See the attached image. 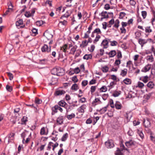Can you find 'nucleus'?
<instances>
[{
  "label": "nucleus",
  "mask_w": 155,
  "mask_h": 155,
  "mask_svg": "<svg viewBox=\"0 0 155 155\" xmlns=\"http://www.w3.org/2000/svg\"><path fill=\"white\" fill-rule=\"evenodd\" d=\"M6 73L9 77V80H12L13 78V75L10 72H7Z\"/></svg>",
  "instance_id": "79ce46f5"
},
{
  "label": "nucleus",
  "mask_w": 155,
  "mask_h": 155,
  "mask_svg": "<svg viewBox=\"0 0 155 155\" xmlns=\"http://www.w3.org/2000/svg\"><path fill=\"white\" fill-rule=\"evenodd\" d=\"M151 65L148 64L146 65L141 70V71L144 72H146L148 71L151 68Z\"/></svg>",
  "instance_id": "423d86ee"
},
{
  "label": "nucleus",
  "mask_w": 155,
  "mask_h": 155,
  "mask_svg": "<svg viewBox=\"0 0 155 155\" xmlns=\"http://www.w3.org/2000/svg\"><path fill=\"white\" fill-rule=\"evenodd\" d=\"M41 50L42 52L46 53H49L51 50V46L50 45L48 46L46 44H44L41 48Z\"/></svg>",
  "instance_id": "f257e3e1"
},
{
  "label": "nucleus",
  "mask_w": 155,
  "mask_h": 155,
  "mask_svg": "<svg viewBox=\"0 0 155 155\" xmlns=\"http://www.w3.org/2000/svg\"><path fill=\"white\" fill-rule=\"evenodd\" d=\"M119 21L118 19H117L115 21V23L114 25V27L115 28H117L119 26Z\"/></svg>",
  "instance_id": "f704fd0d"
},
{
  "label": "nucleus",
  "mask_w": 155,
  "mask_h": 155,
  "mask_svg": "<svg viewBox=\"0 0 155 155\" xmlns=\"http://www.w3.org/2000/svg\"><path fill=\"white\" fill-rule=\"evenodd\" d=\"M150 120L149 119L147 118L146 119H144L143 123L145 127H148L150 126Z\"/></svg>",
  "instance_id": "7ed1b4c3"
},
{
  "label": "nucleus",
  "mask_w": 155,
  "mask_h": 155,
  "mask_svg": "<svg viewBox=\"0 0 155 155\" xmlns=\"http://www.w3.org/2000/svg\"><path fill=\"white\" fill-rule=\"evenodd\" d=\"M75 117V114H74L72 113L71 114L68 115L67 116V117L68 120H71L72 118H74Z\"/></svg>",
  "instance_id": "393cba45"
},
{
  "label": "nucleus",
  "mask_w": 155,
  "mask_h": 155,
  "mask_svg": "<svg viewBox=\"0 0 155 155\" xmlns=\"http://www.w3.org/2000/svg\"><path fill=\"white\" fill-rule=\"evenodd\" d=\"M143 18L144 19L147 16V12L145 11H142L141 12Z\"/></svg>",
  "instance_id": "4d7b16f0"
},
{
  "label": "nucleus",
  "mask_w": 155,
  "mask_h": 155,
  "mask_svg": "<svg viewBox=\"0 0 155 155\" xmlns=\"http://www.w3.org/2000/svg\"><path fill=\"white\" fill-rule=\"evenodd\" d=\"M98 103V104H100L101 103V101H100V99L98 98H96L94 101L92 102V104H93L94 103Z\"/></svg>",
  "instance_id": "3c124183"
},
{
  "label": "nucleus",
  "mask_w": 155,
  "mask_h": 155,
  "mask_svg": "<svg viewBox=\"0 0 155 155\" xmlns=\"http://www.w3.org/2000/svg\"><path fill=\"white\" fill-rule=\"evenodd\" d=\"M27 121V117H24L21 119V124H25Z\"/></svg>",
  "instance_id": "a878e982"
},
{
  "label": "nucleus",
  "mask_w": 155,
  "mask_h": 155,
  "mask_svg": "<svg viewBox=\"0 0 155 155\" xmlns=\"http://www.w3.org/2000/svg\"><path fill=\"white\" fill-rule=\"evenodd\" d=\"M64 72L63 68L60 67H58L57 74V75L58 76H61L63 75Z\"/></svg>",
  "instance_id": "39448f33"
},
{
  "label": "nucleus",
  "mask_w": 155,
  "mask_h": 155,
  "mask_svg": "<svg viewBox=\"0 0 155 155\" xmlns=\"http://www.w3.org/2000/svg\"><path fill=\"white\" fill-rule=\"evenodd\" d=\"M93 33H97V35L98 34H101V31L100 29L99 28L95 29L93 31Z\"/></svg>",
  "instance_id": "c9c22d12"
},
{
  "label": "nucleus",
  "mask_w": 155,
  "mask_h": 155,
  "mask_svg": "<svg viewBox=\"0 0 155 155\" xmlns=\"http://www.w3.org/2000/svg\"><path fill=\"white\" fill-rule=\"evenodd\" d=\"M147 87H149L152 88L154 86V84L153 83V82L150 81L148 83V84H147Z\"/></svg>",
  "instance_id": "72a5a7b5"
},
{
  "label": "nucleus",
  "mask_w": 155,
  "mask_h": 155,
  "mask_svg": "<svg viewBox=\"0 0 155 155\" xmlns=\"http://www.w3.org/2000/svg\"><path fill=\"white\" fill-rule=\"evenodd\" d=\"M90 31H87L86 33H85L84 36V38H87L89 37V34H90Z\"/></svg>",
  "instance_id": "13d9d810"
},
{
  "label": "nucleus",
  "mask_w": 155,
  "mask_h": 155,
  "mask_svg": "<svg viewBox=\"0 0 155 155\" xmlns=\"http://www.w3.org/2000/svg\"><path fill=\"white\" fill-rule=\"evenodd\" d=\"M144 86V84L142 83L141 82H139L138 83V86L140 88H142Z\"/></svg>",
  "instance_id": "69168bd1"
},
{
  "label": "nucleus",
  "mask_w": 155,
  "mask_h": 155,
  "mask_svg": "<svg viewBox=\"0 0 155 155\" xmlns=\"http://www.w3.org/2000/svg\"><path fill=\"white\" fill-rule=\"evenodd\" d=\"M100 90L101 92H105L107 91V88L106 86H104L100 88Z\"/></svg>",
  "instance_id": "ea45409f"
},
{
  "label": "nucleus",
  "mask_w": 155,
  "mask_h": 155,
  "mask_svg": "<svg viewBox=\"0 0 155 155\" xmlns=\"http://www.w3.org/2000/svg\"><path fill=\"white\" fill-rule=\"evenodd\" d=\"M42 101L39 98H36L35 100V103L37 104H40L41 103Z\"/></svg>",
  "instance_id": "4c0bfd02"
},
{
  "label": "nucleus",
  "mask_w": 155,
  "mask_h": 155,
  "mask_svg": "<svg viewBox=\"0 0 155 155\" xmlns=\"http://www.w3.org/2000/svg\"><path fill=\"white\" fill-rule=\"evenodd\" d=\"M43 21H37L36 22V24L38 26H40L43 24Z\"/></svg>",
  "instance_id": "680f3d73"
},
{
  "label": "nucleus",
  "mask_w": 155,
  "mask_h": 155,
  "mask_svg": "<svg viewBox=\"0 0 155 155\" xmlns=\"http://www.w3.org/2000/svg\"><path fill=\"white\" fill-rule=\"evenodd\" d=\"M95 48V46L94 45H91L90 48H88V50L91 52H92L94 51Z\"/></svg>",
  "instance_id": "8fccbe9b"
},
{
  "label": "nucleus",
  "mask_w": 155,
  "mask_h": 155,
  "mask_svg": "<svg viewBox=\"0 0 155 155\" xmlns=\"http://www.w3.org/2000/svg\"><path fill=\"white\" fill-rule=\"evenodd\" d=\"M96 86H92L91 87V93L94 92L96 89Z\"/></svg>",
  "instance_id": "6e6d98bb"
},
{
  "label": "nucleus",
  "mask_w": 155,
  "mask_h": 155,
  "mask_svg": "<svg viewBox=\"0 0 155 155\" xmlns=\"http://www.w3.org/2000/svg\"><path fill=\"white\" fill-rule=\"evenodd\" d=\"M115 155H123L119 148H117V152L115 153Z\"/></svg>",
  "instance_id": "49530a36"
},
{
  "label": "nucleus",
  "mask_w": 155,
  "mask_h": 155,
  "mask_svg": "<svg viewBox=\"0 0 155 155\" xmlns=\"http://www.w3.org/2000/svg\"><path fill=\"white\" fill-rule=\"evenodd\" d=\"M121 62L120 61V60H115V62H114V64L116 65L119 66V64H120Z\"/></svg>",
  "instance_id": "052dcab7"
},
{
  "label": "nucleus",
  "mask_w": 155,
  "mask_h": 155,
  "mask_svg": "<svg viewBox=\"0 0 155 155\" xmlns=\"http://www.w3.org/2000/svg\"><path fill=\"white\" fill-rule=\"evenodd\" d=\"M58 107L57 106V105L54 106V107H53L52 108V111L54 113H56L57 112V108Z\"/></svg>",
  "instance_id": "37998d69"
},
{
  "label": "nucleus",
  "mask_w": 155,
  "mask_h": 155,
  "mask_svg": "<svg viewBox=\"0 0 155 155\" xmlns=\"http://www.w3.org/2000/svg\"><path fill=\"white\" fill-rule=\"evenodd\" d=\"M86 106L85 104H83L78 109V111L79 113H84V110L86 109Z\"/></svg>",
  "instance_id": "9b49d317"
},
{
  "label": "nucleus",
  "mask_w": 155,
  "mask_h": 155,
  "mask_svg": "<svg viewBox=\"0 0 155 155\" xmlns=\"http://www.w3.org/2000/svg\"><path fill=\"white\" fill-rule=\"evenodd\" d=\"M6 88L7 90L10 92H11L12 90V87L8 85L6 86Z\"/></svg>",
  "instance_id": "e433bc0d"
},
{
  "label": "nucleus",
  "mask_w": 155,
  "mask_h": 155,
  "mask_svg": "<svg viewBox=\"0 0 155 155\" xmlns=\"http://www.w3.org/2000/svg\"><path fill=\"white\" fill-rule=\"evenodd\" d=\"M127 70L126 68H124L121 70L120 75L122 77L125 76L127 74Z\"/></svg>",
  "instance_id": "ddd939ff"
},
{
  "label": "nucleus",
  "mask_w": 155,
  "mask_h": 155,
  "mask_svg": "<svg viewBox=\"0 0 155 155\" xmlns=\"http://www.w3.org/2000/svg\"><path fill=\"white\" fill-rule=\"evenodd\" d=\"M81 52V51L80 49H78L76 53L75 54V56L76 57H78Z\"/></svg>",
  "instance_id": "a18cd8bd"
},
{
  "label": "nucleus",
  "mask_w": 155,
  "mask_h": 155,
  "mask_svg": "<svg viewBox=\"0 0 155 155\" xmlns=\"http://www.w3.org/2000/svg\"><path fill=\"white\" fill-rule=\"evenodd\" d=\"M108 42L106 39L104 40L101 43L104 48H108Z\"/></svg>",
  "instance_id": "f8f14e48"
},
{
  "label": "nucleus",
  "mask_w": 155,
  "mask_h": 155,
  "mask_svg": "<svg viewBox=\"0 0 155 155\" xmlns=\"http://www.w3.org/2000/svg\"><path fill=\"white\" fill-rule=\"evenodd\" d=\"M53 144V143L52 142H49L48 145V147L47 148V150H50L51 148V146H52V145Z\"/></svg>",
  "instance_id": "0e129e2a"
},
{
  "label": "nucleus",
  "mask_w": 155,
  "mask_h": 155,
  "mask_svg": "<svg viewBox=\"0 0 155 155\" xmlns=\"http://www.w3.org/2000/svg\"><path fill=\"white\" fill-rule=\"evenodd\" d=\"M107 107H108V105H107L106 107L100 109L98 111L101 114H104L107 111Z\"/></svg>",
  "instance_id": "aec40b11"
},
{
  "label": "nucleus",
  "mask_w": 155,
  "mask_h": 155,
  "mask_svg": "<svg viewBox=\"0 0 155 155\" xmlns=\"http://www.w3.org/2000/svg\"><path fill=\"white\" fill-rule=\"evenodd\" d=\"M126 15V13L124 12H120L119 15V18L120 19L123 18Z\"/></svg>",
  "instance_id": "c03bdc74"
},
{
  "label": "nucleus",
  "mask_w": 155,
  "mask_h": 155,
  "mask_svg": "<svg viewBox=\"0 0 155 155\" xmlns=\"http://www.w3.org/2000/svg\"><path fill=\"white\" fill-rule=\"evenodd\" d=\"M92 55L91 54H86L83 57L84 59L88 60L89 59H91L92 58Z\"/></svg>",
  "instance_id": "f3484780"
},
{
  "label": "nucleus",
  "mask_w": 155,
  "mask_h": 155,
  "mask_svg": "<svg viewBox=\"0 0 155 155\" xmlns=\"http://www.w3.org/2000/svg\"><path fill=\"white\" fill-rule=\"evenodd\" d=\"M77 49V46H74L71 48L70 51L71 54H74Z\"/></svg>",
  "instance_id": "c756f323"
},
{
  "label": "nucleus",
  "mask_w": 155,
  "mask_h": 155,
  "mask_svg": "<svg viewBox=\"0 0 155 155\" xmlns=\"http://www.w3.org/2000/svg\"><path fill=\"white\" fill-rule=\"evenodd\" d=\"M67 49H68V45L67 44H65L61 47L60 50L63 52L65 53Z\"/></svg>",
  "instance_id": "412c9836"
},
{
  "label": "nucleus",
  "mask_w": 155,
  "mask_h": 155,
  "mask_svg": "<svg viewBox=\"0 0 155 155\" xmlns=\"http://www.w3.org/2000/svg\"><path fill=\"white\" fill-rule=\"evenodd\" d=\"M130 5L132 6H135L136 4V2L135 0H130Z\"/></svg>",
  "instance_id": "5fc2aeb1"
},
{
  "label": "nucleus",
  "mask_w": 155,
  "mask_h": 155,
  "mask_svg": "<svg viewBox=\"0 0 155 155\" xmlns=\"http://www.w3.org/2000/svg\"><path fill=\"white\" fill-rule=\"evenodd\" d=\"M116 51L115 50H111L109 52V55L110 58L114 57L116 55Z\"/></svg>",
  "instance_id": "dca6fc26"
},
{
  "label": "nucleus",
  "mask_w": 155,
  "mask_h": 155,
  "mask_svg": "<svg viewBox=\"0 0 155 155\" xmlns=\"http://www.w3.org/2000/svg\"><path fill=\"white\" fill-rule=\"evenodd\" d=\"M145 31L147 33H150L152 31V30L150 29V26H148L146 28Z\"/></svg>",
  "instance_id": "de8ad7c7"
},
{
  "label": "nucleus",
  "mask_w": 155,
  "mask_h": 155,
  "mask_svg": "<svg viewBox=\"0 0 155 155\" xmlns=\"http://www.w3.org/2000/svg\"><path fill=\"white\" fill-rule=\"evenodd\" d=\"M71 88L72 90L76 91L79 88L78 85L76 84H74L72 85Z\"/></svg>",
  "instance_id": "7c9ffc66"
},
{
  "label": "nucleus",
  "mask_w": 155,
  "mask_h": 155,
  "mask_svg": "<svg viewBox=\"0 0 155 155\" xmlns=\"http://www.w3.org/2000/svg\"><path fill=\"white\" fill-rule=\"evenodd\" d=\"M58 67L54 68L52 69L51 71V73L53 75H57V74Z\"/></svg>",
  "instance_id": "4be33fe9"
},
{
  "label": "nucleus",
  "mask_w": 155,
  "mask_h": 155,
  "mask_svg": "<svg viewBox=\"0 0 155 155\" xmlns=\"http://www.w3.org/2000/svg\"><path fill=\"white\" fill-rule=\"evenodd\" d=\"M147 42V40L145 39L140 38L138 40L139 43L143 47V45L146 44Z\"/></svg>",
  "instance_id": "6e6552de"
},
{
  "label": "nucleus",
  "mask_w": 155,
  "mask_h": 155,
  "mask_svg": "<svg viewBox=\"0 0 155 155\" xmlns=\"http://www.w3.org/2000/svg\"><path fill=\"white\" fill-rule=\"evenodd\" d=\"M32 31L33 33L35 35L38 34V30L35 28H33Z\"/></svg>",
  "instance_id": "774afa93"
},
{
  "label": "nucleus",
  "mask_w": 155,
  "mask_h": 155,
  "mask_svg": "<svg viewBox=\"0 0 155 155\" xmlns=\"http://www.w3.org/2000/svg\"><path fill=\"white\" fill-rule=\"evenodd\" d=\"M25 15L26 17L28 18L32 16V14H31L29 12H26Z\"/></svg>",
  "instance_id": "bf43d9fd"
},
{
  "label": "nucleus",
  "mask_w": 155,
  "mask_h": 155,
  "mask_svg": "<svg viewBox=\"0 0 155 155\" xmlns=\"http://www.w3.org/2000/svg\"><path fill=\"white\" fill-rule=\"evenodd\" d=\"M48 133V129L44 127L42 128L41 130L40 134L41 135H47Z\"/></svg>",
  "instance_id": "0eeeda50"
},
{
  "label": "nucleus",
  "mask_w": 155,
  "mask_h": 155,
  "mask_svg": "<svg viewBox=\"0 0 155 155\" xmlns=\"http://www.w3.org/2000/svg\"><path fill=\"white\" fill-rule=\"evenodd\" d=\"M108 68L107 66H104L102 68V71L103 72H106L108 71Z\"/></svg>",
  "instance_id": "603ef678"
},
{
  "label": "nucleus",
  "mask_w": 155,
  "mask_h": 155,
  "mask_svg": "<svg viewBox=\"0 0 155 155\" xmlns=\"http://www.w3.org/2000/svg\"><path fill=\"white\" fill-rule=\"evenodd\" d=\"M67 104L63 100H61L59 101L58 103V105L62 107L65 108L67 105Z\"/></svg>",
  "instance_id": "2eb2a0df"
},
{
  "label": "nucleus",
  "mask_w": 155,
  "mask_h": 155,
  "mask_svg": "<svg viewBox=\"0 0 155 155\" xmlns=\"http://www.w3.org/2000/svg\"><path fill=\"white\" fill-rule=\"evenodd\" d=\"M120 92L121 91H116L114 92L112 95L114 97H117L120 94Z\"/></svg>",
  "instance_id": "c85d7f7f"
},
{
  "label": "nucleus",
  "mask_w": 155,
  "mask_h": 155,
  "mask_svg": "<svg viewBox=\"0 0 155 155\" xmlns=\"http://www.w3.org/2000/svg\"><path fill=\"white\" fill-rule=\"evenodd\" d=\"M101 16L104 17V18H108V14L106 11L102 12L101 14Z\"/></svg>",
  "instance_id": "a211bd4d"
},
{
  "label": "nucleus",
  "mask_w": 155,
  "mask_h": 155,
  "mask_svg": "<svg viewBox=\"0 0 155 155\" xmlns=\"http://www.w3.org/2000/svg\"><path fill=\"white\" fill-rule=\"evenodd\" d=\"M110 45L111 46H116L117 45V42L115 41H110Z\"/></svg>",
  "instance_id": "09e8293b"
},
{
  "label": "nucleus",
  "mask_w": 155,
  "mask_h": 155,
  "mask_svg": "<svg viewBox=\"0 0 155 155\" xmlns=\"http://www.w3.org/2000/svg\"><path fill=\"white\" fill-rule=\"evenodd\" d=\"M106 147L108 148H111L114 147V144L112 140H109L105 142Z\"/></svg>",
  "instance_id": "f03ea898"
},
{
  "label": "nucleus",
  "mask_w": 155,
  "mask_h": 155,
  "mask_svg": "<svg viewBox=\"0 0 155 155\" xmlns=\"http://www.w3.org/2000/svg\"><path fill=\"white\" fill-rule=\"evenodd\" d=\"M66 92L63 90H58L55 92L54 94L56 96H58L64 94Z\"/></svg>",
  "instance_id": "20e7f679"
},
{
  "label": "nucleus",
  "mask_w": 155,
  "mask_h": 155,
  "mask_svg": "<svg viewBox=\"0 0 155 155\" xmlns=\"http://www.w3.org/2000/svg\"><path fill=\"white\" fill-rule=\"evenodd\" d=\"M80 71V70L78 67H77L74 69V72L76 74L79 73Z\"/></svg>",
  "instance_id": "864d4df0"
},
{
  "label": "nucleus",
  "mask_w": 155,
  "mask_h": 155,
  "mask_svg": "<svg viewBox=\"0 0 155 155\" xmlns=\"http://www.w3.org/2000/svg\"><path fill=\"white\" fill-rule=\"evenodd\" d=\"M126 84H130L131 83V80L128 78L124 79L123 81Z\"/></svg>",
  "instance_id": "5701e85b"
},
{
  "label": "nucleus",
  "mask_w": 155,
  "mask_h": 155,
  "mask_svg": "<svg viewBox=\"0 0 155 155\" xmlns=\"http://www.w3.org/2000/svg\"><path fill=\"white\" fill-rule=\"evenodd\" d=\"M88 84V81L87 80L83 81L81 83V84L83 86H85Z\"/></svg>",
  "instance_id": "338daca9"
},
{
  "label": "nucleus",
  "mask_w": 155,
  "mask_h": 155,
  "mask_svg": "<svg viewBox=\"0 0 155 155\" xmlns=\"http://www.w3.org/2000/svg\"><path fill=\"white\" fill-rule=\"evenodd\" d=\"M142 78V81L144 83H146L148 82V77L147 75L143 77Z\"/></svg>",
  "instance_id": "2f4dec72"
},
{
  "label": "nucleus",
  "mask_w": 155,
  "mask_h": 155,
  "mask_svg": "<svg viewBox=\"0 0 155 155\" xmlns=\"http://www.w3.org/2000/svg\"><path fill=\"white\" fill-rule=\"evenodd\" d=\"M88 45V43L86 40L83 41L82 42L81 44L80 45V47L84 48L86 46Z\"/></svg>",
  "instance_id": "6ab92c4d"
},
{
  "label": "nucleus",
  "mask_w": 155,
  "mask_h": 155,
  "mask_svg": "<svg viewBox=\"0 0 155 155\" xmlns=\"http://www.w3.org/2000/svg\"><path fill=\"white\" fill-rule=\"evenodd\" d=\"M100 38V36L98 35H97L96 36L95 39L93 41V43L94 44L96 43V42L99 41Z\"/></svg>",
  "instance_id": "58836bf2"
},
{
  "label": "nucleus",
  "mask_w": 155,
  "mask_h": 155,
  "mask_svg": "<svg viewBox=\"0 0 155 155\" xmlns=\"http://www.w3.org/2000/svg\"><path fill=\"white\" fill-rule=\"evenodd\" d=\"M23 21L22 19H20L15 23L16 25L19 28H23L22 26H20L21 25L23 24Z\"/></svg>",
  "instance_id": "1a4fd4ad"
},
{
  "label": "nucleus",
  "mask_w": 155,
  "mask_h": 155,
  "mask_svg": "<svg viewBox=\"0 0 155 155\" xmlns=\"http://www.w3.org/2000/svg\"><path fill=\"white\" fill-rule=\"evenodd\" d=\"M126 145L128 147H130L131 146L134 145V141L132 140H130L125 142Z\"/></svg>",
  "instance_id": "9d476101"
},
{
  "label": "nucleus",
  "mask_w": 155,
  "mask_h": 155,
  "mask_svg": "<svg viewBox=\"0 0 155 155\" xmlns=\"http://www.w3.org/2000/svg\"><path fill=\"white\" fill-rule=\"evenodd\" d=\"M116 109H120L122 107L121 104L118 101H117L115 104V106Z\"/></svg>",
  "instance_id": "4468645a"
},
{
  "label": "nucleus",
  "mask_w": 155,
  "mask_h": 155,
  "mask_svg": "<svg viewBox=\"0 0 155 155\" xmlns=\"http://www.w3.org/2000/svg\"><path fill=\"white\" fill-rule=\"evenodd\" d=\"M63 118L61 117H58L57 119V122L59 124H61L63 123Z\"/></svg>",
  "instance_id": "cd10ccee"
},
{
  "label": "nucleus",
  "mask_w": 155,
  "mask_h": 155,
  "mask_svg": "<svg viewBox=\"0 0 155 155\" xmlns=\"http://www.w3.org/2000/svg\"><path fill=\"white\" fill-rule=\"evenodd\" d=\"M137 133L139 136L140 137L141 139H143V138L144 135L142 130H137Z\"/></svg>",
  "instance_id": "bb28decb"
},
{
  "label": "nucleus",
  "mask_w": 155,
  "mask_h": 155,
  "mask_svg": "<svg viewBox=\"0 0 155 155\" xmlns=\"http://www.w3.org/2000/svg\"><path fill=\"white\" fill-rule=\"evenodd\" d=\"M68 134L67 133H66L63 135L61 139V140L63 141H65L68 137Z\"/></svg>",
  "instance_id": "473e14b6"
},
{
  "label": "nucleus",
  "mask_w": 155,
  "mask_h": 155,
  "mask_svg": "<svg viewBox=\"0 0 155 155\" xmlns=\"http://www.w3.org/2000/svg\"><path fill=\"white\" fill-rule=\"evenodd\" d=\"M72 81L74 83H76L78 81V79L76 76H74L72 78Z\"/></svg>",
  "instance_id": "e2e57ef3"
},
{
  "label": "nucleus",
  "mask_w": 155,
  "mask_h": 155,
  "mask_svg": "<svg viewBox=\"0 0 155 155\" xmlns=\"http://www.w3.org/2000/svg\"><path fill=\"white\" fill-rule=\"evenodd\" d=\"M147 60L149 61L150 62H152L153 61V58L152 55L151 56H148L147 57Z\"/></svg>",
  "instance_id": "a19ab883"
},
{
  "label": "nucleus",
  "mask_w": 155,
  "mask_h": 155,
  "mask_svg": "<svg viewBox=\"0 0 155 155\" xmlns=\"http://www.w3.org/2000/svg\"><path fill=\"white\" fill-rule=\"evenodd\" d=\"M65 108L66 109L67 112H68L72 110L73 107L72 106L69 105L67 104Z\"/></svg>",
  "instance_id": "b1692460"
}]
</instances>
